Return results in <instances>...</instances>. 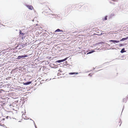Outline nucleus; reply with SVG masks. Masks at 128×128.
<instances>
[{
	"mask_svg": "<svg viewBox=\"0 0 128 128\" xmlns=\"http://www.w3.org/2000/svg\"><path fill=\"white\" fill-rule=\"evenodd\" d=\"M59 71H60V72H61V71H60V70H58Z\"/></svg>",
	"mask_w": 128,
	"mask_h": 128,
	"instance_id": "38",
	"label": "nucleus"
},
{
	"mask_svg": "<svg viewBox=\"0 0 128 128\" xmlns=\"http://www.w3.org/2000/svg\"><path fill=\"white\" fill-rule=\"evenodd\" d=\"M2 83V82H0V84Z\"/></svg>",
	"mask_w": 128,
	"mask_h": 128,
	"instance_id": "42",
	"label": "nucleus"
},
{
	"mask_svg": "<svg viewBox=\"0 0 128 128\" xmlns=\"http://www.w3.org/2000/svg\"><path fill=\"white\" fill-rule=\"evenodd\" d=\"M126 40L125 38H122L121 40H120V41H123Z\"/></svg>",
	"mask_w": 128,
	"mask_h": 128,
	"instance_id": "18",
	"label": "nucleus"
},
{
	"mask_svg": "<svg viewBox=\"0 0 128 128\" xmlns=\"http://www.w3.org/2000/svg\"><path fill=\"white\" fill-rule=\"evenodd\" d=\"M126 37L127 38V39H128V37Z\"/></svg>",
	"mask_w": 128,
	"mask_h": 128,
	"instance_id": "40",
	"label": "nucleus"
},
{
	"mask_svg": "<svg viewBox=\"0 0 128 128\" xmlns=\"http://www.w3.org/2000/svg\"><path fill=\"white\" fill-rule=\"evenodd\" d=\"M59 71H60V72H61V71H60V70H58Z\"/></svg>",
	"mask_w": 128,
	"mask_h": 128,
	"instance_id": "39",
	"label": "nucleus"
},
{
	"mask_svg": "<svg viewBox=\"0 0 128 128\" xmlns=\"http://www.w3.org/2000/svg\"><path fill=\"white\" fill-rule=\"evenodd\" d=\"M103 32V31L101 30H97L96 31V32L97 33L100 34V33L101 32Z\"/></svg>",
	"mask_w": 128,
	"mask_h": 128,
	"instance_id": "16",
	"label": "nucleus"
},
{
	"mask_svg": "<svg viewBox=\"0 0 128 128\" xmlns=\"http://www.w3.org/2000/svg\"><path fill=\"white\" fill-rule=\"evenodd\" d=\"M125 38L126 39V40H128L127 37Z\"/></svg>",
	"mask_w": 128,
	"mask_h": 128,
	"instance_id": "34",
	"label": "nucleus"
},
{
	"mask_svg": "<svg viewBox=\"0 0 128 128\" xmlns=\"http://www.w3.org/2000/svg\"><path fill=\"white\" fill-rule=\"evenodd\" d=\"M104 42H100L98 43H96V44L97 45H99L100 44H104Z\"/></svg>",
	"mask_w": 128,
	"mask_h": 128,
	"instance_id": "12",
	"label": "nucleus"
},
{
	"mask_svg": "<svg viewBox=\"0 0 128 128\" xmlns=\"http://www.w3.org/2000/svg\"><path fill=\"white\" fill-rule=\"evenodd\" d=\"M57 62L60 63V60H58L56 61L55 62V63H56V64L57 63Z\"/></svg>",
	"mask_w": 128,
	"mask_h": 128,
	"instance_id": "21",
	"label": "nucleus"
},
{
	"mask_svg": "<svg viewBox=\"0 0 128 128\" xmlns=\"http://www.w3.org/2000/svg\"><path fill=\"white\" fill-rule=\"evenodd\" d=\"M30 120H32L31 119H30Z\"/></svg>",
	"mask_w": 128,
	"mask_h": 128,
	"instance_id": "43",
	"label": "nucleus"
},
{
	"mask_svg": "<svg viewBox=\"0 0 128 128\" xmlns=\"http://www.w3.org/2000/svg\"><path fill=\"white\" fill-rule=\"evenodd\" d=\"M23 58H24L23 55L19 56H18V57L17 59H20Z\"/></svg>",
	"mask_w": 128,
	"mask_h": 128,
	"instance_id": "9",
	"label": "nucleus"
},
{
	"mask_svg": "<svg viewBox=\"0 0 128 128\" xmlns=\"http://www.w3.org/2000/svg\"><path fill=\"white\" fill-rule=\"evenodd\" d=\"M3 50L0 52V56L2 54V53H4V52H2ZM2 56V57H0V62H3V61L4 60V55H2V56Z\"/></svg>",
	"mask_w": 128,
	"mask_h": 128,
	"instance_id": "4",
	"label": "nucleus"
},
{
	"mask_svg": "<svg viewBox=\"0 0 128 128\" xmlns=\"http://www.w3.org/2000/svg\"><path fill=\"white\" fill-rule=\"evenodd\" d=\"M50 66L51 67V68H56L58 67V65H55L54 64H50Z\"/></svg>",
	"mask_w": 128,
	"mask_h": 128,
	"instance_id": "3",
	"label": "nucleus"
},
{
	"mask_svg": "<svg viewBox=\"0 0 128 128\" xmlns=\"http://www.w3.org/2000/svg\"><path fill=\"white\" fill-rule=\"evenodd\" d=\"M123 46V44H120L119 45V46H120V47H121V46Z\"/></svg>",
	"mask_w": 128,
	"mask_h": 128,
	"instance_id": "22",
	"label": "nucleus"
},
{
	"mask_svg": "<svg viewBox=\"0 0 128 128\" xmlns=\"http://www.w3.org/2000/svg\"><path fill=\"white\" fill-rule=\"evenodd\" d=\"M112 4H114V3H112Z\"/></svg>",
	"mask_w": 128,
	"mask_h": 128,
	"instance_id": "37",
	"label": "nucleus"
},
{
	"mask_svg": "<svg viewBox=\"0 0 128 128\" xmlns=\"http://www.w3.org/2000/svg\"><path fill=\"white\" fill-rule=\"evenodd\" d=\"M116 43V40H114L113 43L115 44Z\"/></svg>",
	"mask_w": 128,
	"mask_h": 128,
	"instance_id": "27",
	"label": "nucleus"
},
{
	"mask_svg": "<svg viewBox=\"0 0 128 128\" xmlns=\"http://www.w3.org/2000/svg\"><path fill=\"white\" fill-rule=\"evenodd\" d=\"M3 87L6 88V86L3 84H2L1 85H0V88H2Z\"/></svg>",
	"mask_w": 128,
	"mask_h": 128,
	"instance_id": "13",
	"label": "nucleus"
},
{
	"mask_svg": "<svg viewBox=\"0 0 128 128\" xmlns=\"http://www.w3.org/2000/svg\"><path fill=\"white\" fill-rule=\"evenodd\" d=\"M100 33H101L100 34H95L97 35L98 36H100L101 35H102V34H106L105 33H102V32H101Z\"/></svg>",
	"mask_w": 128,
	"mask_h": 128,
	"instance_id": "14",
	"label": "nucleus"
},
{
	"mask_svg": "<svg viewBox=\"0 0 128 128\" xmlns=\"http://www.w3.org/2000/svg\"><path fill=\"white\" fill-rule=\"evenodd\" d=\"M6 128H7V127H6Z\"/></svg>",
	"mask_w": 128,
	"mask_h": 128,
	"instance_id": "45",
	"label": "nucleus"
},
{
	"mask_svg": "<svg viewBox=\"0 0 128 128\" xmlns=\"http://www.w3.org/2000/svg\"><path fill=\"white\" fill-rule=\"evenodd\" d=\"M124 50L125 49L124 48H122L120 51V52L122 53H123L124 52H125L126 51Z\"/></svg>",
	"mask_w": 128,
	"mask_h": 128,
	"instance_id": "11",
	"label": "nucleus"
},
{
	"mask_svg": "<svg viewBox=\"0 0 128 128\" xmlns=\"http://www.w3.org/2000/svg\"><path fill=\"white\" fill-rule=\"evenodd\" d=\"M114 40H109V41L110 42H112L113 43L114 42Z\"/></svg>",
	"mask_w": 128,
	"mask_h": 128,
	"instance_id": "23",
	"label": "nucleus"
},
{
	"mask_svg": "<svg viewBox=\"0 0 128 128\" xmlns=\"http://www.w3.org/2000/svg\"><path fill=\"white\" fill-rule=\"evenodd\" d=\"M0 126H3L4 127H5L6 126L4 124H0Z\"/></svg>",
	"mask_w": 128,
	"mask_h": 128,
	"instance_id": "25",
	"label": "nucleus"
},
{
	"mask_svg": "<svg viewBox=\"0 0 128 128\" xmlns=\"http://www.w3.org/2000/svg\"><path fill=\"white\" fill-rule=\"evenodd\" d=\"M120 40L119 41V40H116V43L119 42H120Z\"/></svg>",
	"mask_w": 128,
	"mask_h": 128,
	"instance_id": "31",
	"label": "nucleus"
},
{
	"mask_svg": "<svg viewBox=\"0 0 128 128\" xmlns=\"http://www.w3.org/2000/svg\"><path fill=\"white\" fill-rule=\"evenodd\" d=\"M68 64H67V65H68Z\"/></svg>",
	"mask_w": 128,
	"mask_h": 128,
	"instance_id": "44",
	"label": "nucleus"
},
{
	"mask_svg": "<svg viewBox=\"0 0 128 128\" xmlns=\"http://www.w3.org/2000/svg\"><path fill=\"white\" fill-rule=\"evenodd\" d=\"M8 117H9V116H7L6 117V119H7L8 118Z\"/></svg>",
	"mask_w": 128,
	"mask_h": 128,
	"instance_id": "32",
	"label": "nucleus"
},
{
	"mask_svg": "<svg viewBox=\"0 0 128 128\" xmlns=\"http://www.w3.org/2000/svg\"><path fill=\"white\" fill-rule=\"evenodd\" d=\"M107 16H106L104 18H103V20H107Z\"/></svg>",
	"mask_w": 128,
	"mask_h": 128,
	"instance_id": "17",
	"label": "nucleus"
},
{
	"mask_svg": "<svg viewBox=\"0 0 128 128\" xmlns=\"http://www.w3.org/2000/svg\"><path fill=\"white\" fill-rule=\"evenodd\" d=\"M5 69L0 66V81L4 80L6 78Z\"/></svg>",
	"mask_w": 128,
	"mask_h": 128,
	"instance_id": "1",
	"label": "nucleus"
},
{
	"mask_svg": "<svg viewBox=\"0 0 128 128\" xmlns=\"http://www.w3.org/2000/svg\"><path fill=\"white\" fill-rule=\"evenodd\" d=\"M32 82V81H28L26 82H23L24 85H27L31 84Z\"/></svg>",
	"mask_w": 128,
	"mask_h": 128,
	"instance_id": "5",
	"label": "nucleus"
},
{
	"mask_svg": "<svg viewBox=\"0 0 128 128\" xmlns=\"http://www.w3.org/2000/svg\"><path fill=\"white\" fill-rule=\"evenodd\" d=\"M22 33V31L21 30H20V32H19V33H20V34H21Z\"/></svg>",
	"mask_w": 128,
	"mask_h": 128,
	"instance_id": "28",
	"label": "nucleus"
},
{
	"mask_svg": "<svg viewBox=\"0 0 128 128\" xmlns=\"http://www.w3.org/2000/svg\"><path fill=\"white\" fill-rule=\"evenodd\" d=\"M113 49H115V48H113Z\"/></svg>",
	"mask_w": 128,
	"mask_h": 128,
	"instance_id": "41",
	"label": "nucleus"
},
{
	"mask_svg": "<svg viewBox=\"0 0 128 128\" xmlns=\"http://www.w3.org/2000/svg\"><path fill=\"white\" fill-rule=\"evenodd\" d=\"M23 55V58H24V57H27L28 56L26 55V54H24V55Z\"/></svg>",
	"mask_w": 128,
	"mask_h": 128,
	"instance_id": "20",
	"label": "nucleus"
},
{
	"mask_svg": "<svg viewBox=\"0 0 128 128\" xmlns=\"http://www.w3.org/2000/svg\"><path fill=\"white\" fill-rule=\"evenodd\" d=\"M69 74L70 75H73L74 74H78V73L76 72H71L69 73Z\"/></svg>",
	"mask_w": 128,
	"mask_h": 128,
	"instance_id": "8",
	"label": "nucleus"
},
{
	"mask_svg": "<svg viewBox=\"0 0 128 128\" xmlns=\"http://www.w3.org/2000/svg\"><path fill=\"white\" fill-rule=\"evenodd\" d=\"M67 59V58H66L64 59L60 60V62H63L64 61H66V60Z\"/></svg>",
	"mask_w": 128,
	"mask_h": 128,
	"instance_id": "15",
	"label": "nucleus"
},
{
	"mask_svg": "<svg viewBox=\"0 0 128 128\" xmlns=\"http://www.w3.org/2000/svg\"><path fill=\"white\" fill-rule=\"evenodd\" d=\"M59 74H59V73H58V75H60Z\"/></svg>",
	"mask_w": 128,
	"mask_h": 128,
	"instance_id": "35",
	"label": "nucleus"
},
{
	"mask_svg": "<svg viewBox=\"0 0 128 128\" xmlns=\"http://www.w3.org/2000/svg\"><path fill=\"white\" fill-rule=\"evenodd\" d=\"M123 102H126V100L125 98L123 99Z\"/></svg>",
	"mask_w": 128,
	"mask_h": 128,
	"instance_id": "19",
	"label": "nucleus"
},
{
	"mask_svg": "<svg viewBox=\"0 0 128 128\" xmlns=\"http://www.w3.org/2000/svg\"><path fill=\"white\" fill-rule=\"evenodd\" d=\"M1 64L2 65H3V64H0V65H1Z\"/></svg>",
	"mask_w": 128,
	"mask_h": 128,
	"instance_id": "36",
	"label": "nucleus"
},
{
	"mask_svg": "<svg viewBox=\"0 0 128 128\" xmlns=\"http://www.w3.org/2000/svg\"><path fill=\"white\" fill-rule=\"evenodd\" d=\"M2 91L3 92H4V90L2 89H0V93L2 92Z\"/></svg>",
	"mask_w": 128,
	"mask_h": 128,
	"instance_id": "29",
	"label": "nucleus"
},
{
	"mask_svg": "<svg viewBox=\"0 0 128 128\" xmlns=\"http://www.w3.org/2000/svg\"><path fill=\"white\" fill-rule=\"evenodd\" d=\"M63 32L64 31L62 30H60L59 29H58L55 31V32Z\"/></svg>",
	"mask_w": 128,
	"mask_h": 128,
	"instance_id": "7",
	"label": "nucleus"
},
{
	"mask_svg": "<svg viewBox=\"0 0 128 128\" xmlns=\"http://www.w3.org/2000/svg\"><path fill=\"white\" fill-rule=\"evenodd\" d=\"M94 52L95 51H94V50H91L90 52H88L87 53V54H91Z\"/></svg>",
	"mask_w": 128,
	"mask_h": 128,
	"instance_id": "10",
	"label": "nucleus"
},
{
	"mask_svg": "<svg viewBox=\"0 0 128 128\" xmlns=\"http://www.w3.org/2000/svg\"><path fill=\"white\" fill-rule=\"evenodd\" d=\"M0 118H2V120H1V121H2V120H5V118H2V117H0Z\"/></svg>",
	"mask_w": 128,
	"mask_h": 128,
	"instance_id": "24",
	"label": "nucleus"
},
{
	"mask_svg": "<svg viewBox=\"0 0 128 128\" xmlns=\"http://www.w3.org/2000/svg\"><path fill=\"white\" fill-rule=\"evenodd\" d=\"M33 122H34V125H35V128H37L36 126V124H35V122H34V121H33Z\"/></svg>",
	"mask_w": 128,
	"mask_h": 128,
	"instance_id": "30",
	"label": "nucleus"
},
{
	"mask_svg": "<svg viewBox=\"0 0 128 128\" xmlns=\"http://www.w3.org/2000/svg\"><path fill=\"white\" fill-rule=\"evenodd\" d=\"M27 7L28 8L31 10H32V9L33 8V7L31 5H28L27 6Z\"/></svg>",
	"mask_w": 128,
	"mask_h": 128,
	"instance_id": "6",
	"label": "nucleus"
},
{
	"mask_svg": "<svg viewBox=\"0 0 128 128\" xmlns=\"http://www.w3.org/2000/svg\"><path fill=\"white\" fill-rule=\"evenodd\" d=\"M24 34L23 33H22L21 34H20V36L21 35H22V36H24Z\"/></svg>",
	"mask_w": 128,
	"mask_h": 128,
	"instance_id": "26",
	"label": "nucleus"
},
{
	"mask_svg": "<svg viewBox=\"0 0 128 128\" xmlns=\"http://www.w3.org/2000/svg\"><path fill=\"white\" fill-rule=\"evenodd\" d=\"M6 98H2L0 97V105L2 106H5L6 104V103L5 102L6 101Z\"/></svg>",
	"mask_w": 128,
	"mask_h": 128,
	"instance_id": "2",
	"label": "nucleus"
},
{
	"mask_svg": "<svg viewBox=\"0 0 128 128\" xmlns=\"http://www.w3.org/2000/svg\"><path fill=\"white\" fill-rule=\"evenodd\" d=\"M88 75H89V76H92V75H90V74H88Z\"/></svg>",
	"mask_w": 128,
	"mask_h": 128,
	"instance_id": "33",
	"label": "nucleus"
}]
</instances>
